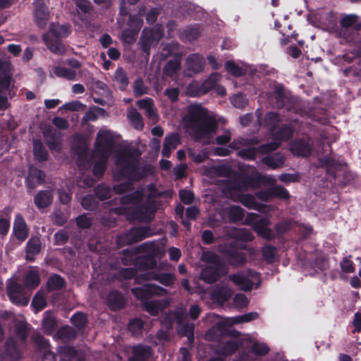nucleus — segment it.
<instances>
[{"label": "nucleus", "instance_id": "a211bd4d", "mask_svg": "<svg viewBox=\"0 0 361 361\" xmlns=\"http://www.w3.org/2000/svg\"><path fill=\"white\" fill-rule=\"evenodd\" d=\"M204 57L198 54H190L186 58L187 69L193 73L202 72L204 67Z\"/></svg>", "mask_w": 361, "mask_h": 361}, {"label": "nucleus", "instance_id": "4be33fe9", "mask_svg": "<svg viewBox=\"0 0 361 361\" xmlns=\"http://www.w3.org/2000/svg\"><path fill=\"white\" fill-rule=\"evenodd\" d=\"M261 161L271 169H281L284 165L285 157L280 152L274 153L264 157Z\"/></svg>", "mask_w": 361, "mask_h": 361}, {"label": "nucleus", "instance_id": "c85d7f7f", "mask_svg": "<svg viewBox=\"0 0 361 361\" xmlns=\"http://www.w3.org/2000/svg\"><path fill=\"white\" fill-rule=\"evenodd\" d=\"M66 286L65 279L57 274L51 275L47 281V290L48 292L59 290Z\"/></svg>", "mask_w": 361, "mask_h": 361}, {"label": "nucleus", "instance_id": "4468645a", "mask_svg": "<svg viewBox=\"0 0 361 361\" xmlns=\"http://www.w3.org/2000/svg\"><path fill=\"white\" fill-rule=\"evenodd\" d=\"M13 231L16 238L20 242L25 240L29 235V228L20 214H17L15 216Z\"/></svg>", "mask_w": 361, "mask_h": 361}, {"label": "nucleus", "instance_id": "49530a36", "mask_svg": "<svg viewBox=\"0 0 361 361\" xmlns=\"http://www.w3.org/2000/svg\"><path fill=\"white\" fill-rule=\"evenodd\" d=\"M239 344L235 341H228L223 343L219 347V353L224 355L229 356L233 355L238 348Z\"/></svg>", "mask_w": 361, "mask_h": 361}, {"label": "nucleus", "instance_id": "a878e982", "mask_svg": "<svg viewBox=\"0 0 361 361\" xmlns=\"http://www.w3.org/2000/svg\"><path fill=\"white\" fill-rule=\"evenodd\" d=\"M26 259L33 261L37 255L41 251V241L39 238H31L26 245Z\"/></svg>", "mask_w": 361, "mask_h": 361}, {"label": "nucleus", "instance_id": "1a4fd4ad", "mask_svg": "<svg viewBox=\"0 0 361 361\" xmlns=\"http://www.w3.org/2000/svg\"><path fill=\"white\" fill-rule=\"evenodd\" d=\"M216 85L215 74L211 75L201 85H190L187 89L192 97H199L207 94Z\"/></svg>", "mask_w": 361, "mask_h": 361}, {"label": "nucleus", "instance_id": "aec40b11", "mask_svg": "<svg viewBox=\"0 0 361 361\" xmlns=\"http://www.w3.org/2000/svg\"><path fill=\"white\" fill-rule=\"evenodd\" d=\"M229 280L237 286L241 290L251 291L253 288V282L242 273H236L229 275Z\"/></svg>", "mask_w": 361, "mask_h": 361}, {"label": "nucleus", "instance_id": "09e8293b", "mask_svg": "<svg viewBox=\"0 0 361 361\" xmlns=\"http://www.w3.org/2000/svg\"><path fill=\"white\" fill-rule=\"evenodd\" d=\"M54 73L59 78H65L68 80L74 81L76 80V72L74 70L63 67L56 66L54 68Z\"/></svg>", "mask_w": 361, "mask_h": 361}, {"label": "nucleus", "instance_id": "f704fd0d", "mask_svg": "<svg viewBox=\"0 0 361 361\" xmlns=\"http://www.w3.org/2000/svg\"><path fill=\"white\" fill-rule=\"evenodd\" d=\"M180 56L176 54V58L169 60L163 68V73L166 76L172 78L180 68Z\"/></svg>", "mask_w": 361, "mask_h": 361}, {"label": "nucleus", "instance_id": "4c0bfd02", "mask_svg": "<svg viewBox=\"0 0 361 361\" xmlns=\"http://www.w3.org/2000/svg\"><path fill=\"white\" fill-rule=\"evenodd\" d=\"M320 164L323 167H326L327 172L336 176V171L339 169L341 164L329 156H325L320 159Z\"/></svg>", "mask_w": 361, "mask_h": 361}, {"label": "nucleus", "instance_id": "423d86ee", "mask_svg": "<svg viewBox=\"0 0 361 361\" xmlns=\"http://www.w3.org/2000/svg\"><path fill=\"white\" fill-rule=\"evenodd\" d=\"M115 140L110 131L99 132L97 134L94 147L99 157H109L114 147Z\"/></svg>", "mask_w": 361, "mask_h": 361}, {"label": "nucleus", "instance_id": "473e14b6", "mask_svg": "<svg viewBox=\"0 0 361 361\" xmlns=\"http://www.w3.org/2000/svg\"><path fill=\"white\" fill-rule=\"evenodd\" d=\"M143 197V190H137L122 196L120 198V204L122 205L137 204L142 200Z\"/></svg>", "mask_w": 361, "mask_h": 361}, {"label": "nucleus", "instance_id": "393cba45", "mask_svg": "<svg viewBox=\"0 0 361 361\" xmlns=\"http://www.w3.org/2000/svg\"><path fill=\"white\" fill-rule=\"evenodd\" d=\"M4 353L6 357L13 360H18L21 358L20 350L13 338L10 337L5 342Z\"/></svg>", "mask_w": 361, "mask_h": 361}, {"label": "nucleus", "instance_id": "2eb2a0df", "mask_svg": "<svg viewBox=\"0 0 361 361\" xmlns=\"http://www.w3.org/2000/svg\"><path fill=\"white\" fill-rule=\"evenodd\" d=\"M106 305L111 311L123 309L126 305V300L121 292L114 290L109 292L106 297Z\"/></svg>", "mask_w": 361, "mask_h": 361}, {"label": "nucleus", "instance_id": "c03bdc74", "mask_svg": "<svg viewBox=\"0 0 361 361\" xmlns=\"http://www.w3.org/2000/svg\"><path fill=\"white\" fill-rule=\"evenodd\" d=\"M261 252L262 257L267 263L272 264L274 262L277 255V249L276 246L270 244H266L262 247Z\"/></svg>", "mask_w": 361, "mask_h": 361}, {"label": "nucleus", "instance_id": "3c124183", "mask_svg": "<svg viewBox=\"0 0 361 361\" xmlns=\"http://www.w3.org/2000/svg\"><path fill=\"white\" fill-rule=\"evenodd\" d=\"M201 260L209 265L226 263L216 253L212 251H204L201 255Z\"/></svg>", "mask_w": 361, "mask_h": 361}, {"label": "nucleus", "instance_id": "680f3d73", "mask_svg": "<svg viewBox=\"0 0 361 361\" xmlns=\"http://www.w3.org/2000/svg\"><path fill=\"white\" fill-rule=\"evenodd\" d=\"M70 238L68 232L65 229H61L54 235V244L63 245L68 243Z\"/></svg>", "mask_w": 361, "mask_h": 361}, {"label": "nucleus", "instance_id": "c756f323", "mask_svg": "<svg viewBox=\"0 0 361 361\" xmlns=\"http://www.w3.org/2000/svg\"><path fill=\"white\" fill-rule=\"evenodd\" d=\"M232 296L231 288L227 286H221L212 292V298L218 303L223 304L228 300Z\"/></svg>", "mask_w": 361, "mask_h": 361}, {"label": "nucleus", "instance_id": "603ef678", "mask_svg": "<svg viewBox=\"0 0 361 361\" xmlns=\"http://www.w3.org/2000/svg\"><path fill=\"white\" fill-rule=\"evenodd\" d=\"M69 214L61 209H56L52 213V221L58 226H63L68 221Z\"/></svg>", "mask_w": 361, "mask_h": 361}, {"label": "nucleus", "instance_id": "f8f14e48", "mask_svg": "<svg viewBox=\"0 0 361 361\" xmlns=\"http://www.w3.org/2000/svg\"><path fill=\"white\" fill-rule=\"evenodd\" d=\"M290 150L295 156L306 157L311 154L312 145L305 139H296L291 142Z\"/></svg>", "mask_w": 361, "mask_h": 361}, {"label": "nucleus", "instance_id": "7c9ffc66", "mask_svg": "<svg viewBox=\"0 0 361 361\" xmlns=\"http://www.w3.org/2000/svg\"><path fill=\"white\" fill-rule=\"evenodd\" d=\"M114 81L121 91H125L128 86L129 79L126 71L122 67H118L114 73Z\"/></svg>", "mask_w": 361, "mask_h": 361}, {"label": "nucleus", "instance_id": "de8ad7c7", "mask_svg": "<svg viewBox=\"0 0 361 361\" xmlns=\"http://www.w3.org/2000/svg\"><path fill=\"white\" fill-rule=\"evenodd\" d=\"M45 314L46 315L42 321V327L44 332L46 334L51 335L56 329V321L54 317L49 313V312H46Z\"/></svg>", "mask_w": 361, "mask_h": 361}, {"label": "nucleus", "instance_id": "69168bd1", "mask_svg": "<svg viewBox=\"0 0 361 361\" xmlns=\"http://www.w3.org/2000/svg\"><path fill=\"white\" fill-rule=\"evenodd\" d=\"M225 68L226 71L231 75L240 77L243 74V69L233 61H227L225 64Z\"/></svg>", "mask_w": 361, "mask_h": 361}, {"label": "nucleus", "instance_id": "dca6fc26", "mask_svg": "<svg viewBox=\"0 0 361 361\" xmlns=\"http://www.w3.org/2000/svg\"><path fill=\"white\" fill-rule=\"evenodd\" d=\"M148 231L147 227H133L125 234V241L129 245L138 243L147 237Z\"/></svg>", "mask_w": 361, "mask_h": 361}, {"label": "nucleus", "instance_id": "6e6d98bb", "mask_svg": "<svg viewBox=\"0 0 361 361\" xmlns=\"http://www.w3.org/2000/svg\"><path fill=\"white\" fill-rule=\"evenodd\" d=\"M31 305L37 312L44 309L47 306V300L44 295L37 292L32 298Z\"/></svg>", "mask_w": 361, "mask_h": 361}, {"label": "nucleus", "instance_id": "5fc2aeb1", "mask_svg": "<svg viewBox=\"0 0 361 361\" xmlns=\"http://www.w3.org/2000/svg\"><path fill=\"white\" fill-rule=\"evenodd\" d=\"M51 31L56 38L59 39L68 37L71 32V29L68 24L57 25L51 27Z\"/></svg>", "mask_w": 361, "mask_h": 361}, {"label": "nucleus", "instance_id": "0e129e2a", "mask_svg": "<svg viewBox=\"0 0 361 361\" xmlns=\"http://www.w3.org/2000/svg\"><path fill=\"white\" fill-rule=\"evenodd\" d=\"M143 21L137 15H130L127 25L128 28L139 33L142 26Z\"/></svg>", "mask_w": 361, "mask_h": 361}, {"label": "nucleus", "instance_id": "338daca9", "mask_svg": "<svg viewBox=\"0 0 361 361\" xmlns=\"http://www.w3.org/2000/svg\"><path fill=\"white\" fill-rule=\"evenodd\" d=\"M272 197L283 200H288L290 197L289 192L283 185H276L271 188Z\"/></svg>", "mask_w": 361, "mask_h": 361}, {"label": "nucleus", "instance_id": "39448f33", "mask_svg": "<svg viewBox=\"0 0 361 361\" xmlns=\"http://www.w3.org/2000/svg\"><path fill=\"white\" fill-rule=\"evenodd\" d=\"M228 269L226 263L207 265L202 269L200 279L207 283H213L226 276Z\"/></svg>", "mask_w": 361, "mask_h": 361}, {"label": "nucleus", "instance_id": "0eeeda50", "mask_svg": "<svg viewBox=\"0 0 361 361\" xmlns=\"http://www.w3.org/2000/svg\"><path fill=\"white\" fill-rule=\"evenodd\" d=\"M225 259L234 268L242 267L247 262L246 254L235 249V242L231 243V247L223 251Z\"/></svg>", "mask_w": 361, "mask_h": 361}, {"label": "nucleus", "instance_id": "e2e57ef3", "mask_svg": "<svg viewBox=\"0 0 361 361\" xmlns=\"http://www.w3.org/2000/svg\"><path fill=\"white\" fill-rule=\"evenodd\" d=\"M46 144L51 151H59V143L55 133H44Z\"/></svg>", "mask_w": 361, "mask_h": 361}, {"label": "nucleus", "instance_id": "c9c22d12", "mask_svg": "<svg viewBox=\"0 0 361 361\" xmlns=\"http://www.w3.org/2000/svg\"><path fill=\"white\" fill-rule=\"evenodd\" d=\"M44 41L51 52L57 55H63L66 53V47L60 39H45Z\"/></svg>", "mask_w": 361, "mask_h": 361}, {"label": "nucleus", "instance_id": "5701e85b", "mask_svg": "<svg viewBox=\"0 0 361 361\" xmlns=\"http://www.w3.org/2000/svg\"><path fill=\"white\" fill-rule=\"evenodd\" d=\"M114 211L117 214L126 215L128 219L132 220H141L145 216V212L141 207L129 209L127 207H118L114 208Z\"/></svg>", "mask_w": 361, "mask_h": 361}, {"label": "nucleus", "instance_id": "13d9d810", "mask_svg": "<svg viewBox=\"0 0 361 361\" xmlns=\"http://www.w3.org/2000/svg\"><path fill=\"white\" fill-rule=\"evenodd\" d=\"M28 324L27 322H19L16 324L15 334L22 341H25L28 337Z\"/></svg>", "mask_w": 361, "mask_h": 361}, {"label": "nucleus", "instance_id": "79ce46f5", "mask_svg": "<svg viewBox=\"0 0 361 361\" xmlns=\"http://www.w3.org/2000/svg\"><path fill=\"white\" fill-rule=\"evenodd\" d=\"M56 334L59 338L65 341H73L77 336L75 330L68 325H66L59 328Z\"/></svg>", "mask_w": 361, "mask_h": 361}, {"label": "nucleus", "instance_id": "37998d69", "mask_svg": "<svg viewBox=\"0 0 361 361\" xmlns=\"http://www.w3.org/2000/svg\"><path fill=\"white\" fill-rule=\"evenodd\" d=\"M280 121L279 113L270 111L265 114L263 123L264 126L269 128L271 132H274Z\"/></svg>", "mask_w": 361, "mask_h": 361}, {"label": "nucleus", "instance_id": "f3484780", "mask_svg": "<svg viewBox=\"0 0 361 361\" xmlns=\"http://www.w3.org/2000/svg\"><path fill=\"white\" fill-rule=\"evenodd\" d=\"M180 144V137L178 133H171L165 137L161 150L163 157L169 158L171 149H176Z\"/></svg>", "mask_w": 361, "mask_h": 361}, {"label": "nucleus", "instance_id": "864d4df0", "mask_svg": "<svg viewBox=\"0 0 361 361\" xmlns=\"http://www.w3.org/2000/svg\"><path fill=\"white\" fill-rule=\"evenodd\" d=\"M128 328L133 335L139 336L142 334L144 328V322L140 318L131 319L128 324Z\"/></svg>", "mask_w": 361, "mask_h": 361}, {"label": "nucleus", "instance_id": "6ab92c4d", "mask_svg": "<svg viewBox=\"0 0 361 361\" xmlns=\"http://www.w3.org/2000/svg\"><path fill=\"white\" fill-rule=\"evenodd\" d=\"M53 202V195L49 190H40L34 197V203L39 210L49 207Z\"/></svg>", "mask_w": 361, "mask_h": 361}, {"label": "nucleus", "instance_id": "f03ea898", "mask_svg": "<svg viewBox=\"0 0 361 361\" xmlns=\"http://www.w3.org/2000/svg\"><path fill=\"white\" fill-rule=\"evenodd\" d=\"M184 121L192 130L191 135L195 142H200L214 133L217 127L216 120L200 104L188 106Z\"/></svg>", "mask_w": 361, "mask_h": 361}, {"label": "nucleus", "instance_id": "774afa93", "mask_svg": "<svg viewBox=\"0 0 361 361\" xmlns=\"http://www.w3.org/2000/svg\"><path fill=\"white\" fill-rule=\"evenodd\" d=\"M98 202L95 200L93 196L87 195L84 196L81 201L82 207L87 210L93 211L97 207Z\"/></svg>", "mask_w": 361, "mask_h": 361}, {"label": "nucleus", "instance_id": "052dcab7", "mask_svg": "<svg viewBox=\"0 0 361 361\" xmlns=\"http://www.w3.org/2000/svg\"><path fill=\"white\" fill-rule=\"evenodd\" d=\"M137 35V32L127 27L122 32L121 39L123 44L131 45L136 41Z\"/></svg>", "mask_w": 361, "mask_h": 361}, {"label": "nucleus", "instance_id": "ea45409f", "mask_svg": "<svg viewBox=\"0 0 361 361\" xmlns=\"http://www.w3.org/2000/svg\"><path fill=\"white\" fill-rule=\"evenodd\" d=\"M70 322L78 330H83L88 323L87 315L85 312L78 311L72 315Z\"/></svg>", "mask_w": 361, "mask_h": 361}, {"label": "nucleus", "instance_id": "412c9836", "mask_svg": "<svg viewBox=\"0 0 361 361\" xmlns=\"http://www.w3.org/2000/svg\"><path fill=\"white\" fill-rule=\"evenodd\" d=\"M32 341L37 345V348L39 350H43V357L44 359H49L51 356L52 358H55L54 353L49 349L50 343L47 339H46L42 334H37L32 336Z\"/></svg>", "mask_w": 361, "mask_h": 361}, {"label": "nucleus", "instance_id": "a18cd8bd", "mask_svg": "<svg viewBox=\"0 0 361 361\" xmlns=\"http://www.w3.org/2000/svg\"><path fill=\"white\" fill-rule=\"evenodd\" d=\"M244 209L238 205H232L228 208V217L230 222L237 223L242 221L245 216Z\"/></svg>", "mask_w": 361, "mask_h": 361}, {"label": "nucleus", "instance_id": "f257e3e1", "mask_svg": "<svg viewBox=\"0 0 361 361\" xmlns=\"http://www.w3.org/2000/svg\"><path fill=\"white\" fill-rule=\"evenodd\" d=\"M140 155L138 149L133 151L126 148L118 152L116 164L120 166L118 175L123 178L128 179L127 181L116 184L113 187L114 191L116 194L122 195L127 192L132 191L134 189L133 182H137L145 177V174L141 172L138 168V161L135 159Z\"/></svg>", "mask_w": 361, "mask_h": 361}, {"label": "nucleus", "instance_id": "6e6552de", "mask_svg": "<svg viewBox=\"0 0 361 361\" xmlns=\"http://www.w3.org/2000/svg\"><path fill=\"white\" fill-rule=\"evenodd\" d=\"M148 280H155L165 286H171L176 280V277L173 274L170 273H155L149 271L138 274L135 279V281L137 283H139L140 281Z\"/></svg>", "mask_w": 361, "mask_h": 361}, {"label": "nucleus", "instance_id": "a19ab883", "mask_svg": "<svg viewBox=\"0 0 361 361\" xmlns=\"http://www.w3.org/2000/svg\"><path fill=\"white\" fill-rule=\"evenodd\" d=\"M95 197L100 201L108 200L111 196V188L110 186L104 183L97 185L94 188Z\"/></svg>", "mask_w": 361, "mask_h": 361}, {"label": "nucleus", "instance_id": "9b49d317", "mask_svg": "<svg viewBox=\"0 0 361 361\" xmlns=\"http://www.w3.org/2000/svg\"><path fill=\"white\" fill-rule=\"evenodd\" d=\"M34 17L36 25L40 28L47 26L49 18V12L47 6L42 1H38L35 4Z\"/></svg>", "mask_w": 361, "mask_h": 361}, {"label": "nucleus", "instance_id": "7ed1b4c3", "mask_svg": "<svg viewBox=\"0 0 361 361\" xmlns=\"http://www.w3.org/2000/svg\"><path fill=\"white\" fill-rule=\"evenodd\" d=\"M271 89V97L274 99L277 109L297 112V99L286 90L283 83L275 81Z\"/></svg>", "mask_w": 361, "mask_h": 361}, {"label": "nucleus", "instance_id": "bb28decb", "mask_svg": "<svg viewBox=\"0 0 361 361\" xmlns=\"http://www.w3.org/2000/svg\"><path fill=\"white\" fill-rule=\"evenodd\" d=\"M136 265L141 270H149L157 267L156 255L154 253H149L140 256L136 259Z\"/></svg>", "mask_w": 361, "mask_h": 361}, {"label": "nucleus", "instance_id": "ddd939ff", "mask_svg": "<svg viewBox=\"0 0 361 361\" xmlns=\"http://www.w3.org/2000/svg\"><path fill=\"white\" fill-rule=\"evenodd\" d=\"M270 224V219L268 217H261L255 225L252 227L257 234L267 240H271L275 238V235L272 232L271 229L269 228Z\"/></svg>", "mask_w": 361, "mask_h": 361}, {"label": "nucleus", "instance_id": "e433bc0d", "mask_svg": "<svg viewBox=\"0 0 361 361\" xmlns=\"http://www.w3.org/2000/svg\"><path fill=\"white\" fill-rule=\"evenodd\" d=\"M177 323L182 325L180 334L183 336H187L189 341L193 342L195 324L193 323H183V318L180 314L176 317Z\"/></svg>", "mask_w": 361, "mask_h": 361}, {"label": "nucleus", "instance_id": "9d476101", "mask_svg": "<svg viewBox=\"0 0 361 361\" xmlns=\"http://www.w3.org/2000/svg\"><path fill=\"white\" fill-rule=\"evenodd\" d=\"M131 353L128 361H149L154 350L151 345L139 343L132 348Z\"/></svg>", "mask_w": 361, "mask_h": 361}, {"label": "nucleus", "instance_id": "8fccbe9b", "mask_svg": "<svg viewBox=\"0 0 361 361\" xmlns=\"http://www.w3.org/2000/svg\"><path fill=\"white\" fill-rule=\"evenodd\" d=\"M109 157H99L92 168V173L97 178H101L104 175L106 169V163Z\"/></svg>", "mask_w": 361, "mask_h": 361}, {"label": "nucleus", "instance_id": "2f4dec72", "mask_svg": "<svg viewBox=\"0 0 361 361\" xmlns=\"http://www.w3.org/2000/svg\"><path fill=\"white\" fill-rule=\"evenodd\" d=\"M33 155L35 159L39 162L46 161L49 159V152L39 140L33 141Z\"/></svg>", "mask_w": 361, "mask_h": 361}, {"label": "nucleus", "instance_id": "4d7b16f0", "mask_svg": "<svg viewBox=\"0 0 361 361\" xmlns=\"http://www.w3.org/2000/svg\"><path fill=\"white\" fill-rule=\"evenodd\" d=\"M23 287L20 283H18L14 280H9L6 286V293L8 298H12L15 300L13 296L14 293H20L23 292Z\"/></svg>", "mask_w": 361, "mask_h": 361}, {"label": "nucleus", "instance_id": "cd10ccee", "mask_svg": "<svg viewBox=\"0 0 361 361\" xmlns=\"http://www.w3.org/2000/svg\"><path fill=\"white\" fill-rule=\"evenodd\" d=\"M45 178V173L38 169H31L27 178V185L29 188L33 189L37 185L42 184Z\"/></svg>", "mask_w": 361, "mask_h": 361}, {"label": "nucleus", "instance_id": "58836bf2", "mask_svg": "<svg viewBox=\"0 0 361 361\" xmlns=\"http://www.w3.org/2000/svg\"><path fill=\"white\" fill-rule=\"evenodd\" d=\"M231 236L243 243L251 242L254 239L252 233L247 228H234L231 231Z\"/></svg>", "mask_w": 361, "mask_h": 361}, {"label": "nucleus", "instance_id": "bf43d9fd", "mask_svg": "<svg viewBox=\"0 0 361 361\" xmlns=\"http://www.w3.org/2000/svg\"><path fill=\"white\" fill-rule=\"evenodd\" d=\"M148 88L145 85L141 78H137L133 82V93L136 98L147 93Z\"/></svg>", "mask_w": 361, "mask_h": 361}, {"label": "nucleus", "instance_id": "b1692460", "mask_svg": "<svg viewBox=\"0 0 361 361\" xmlns=\"http://www.w3.org/2000/svg\"><path fill=\"white\" fill-rule=\"evenodd\" d=\"M295 129L290 124H283L274 132H271L275 140L279 141H287L293 137Z\"/></svg>", "mask_w": 361, "mask_h": 361}, {"label": "nucleus", "instance_id": "72a5a7b5", "mask_svg": "<svg viewBox=\"0 0 361 361\" xmlns=\"http://www.w3.org/2000/svg\"><path fill=\"white\" fill-rule=\"evenodd\" d=\"M23 285L27 288H36L40 283V277L37 271L30 270L23 279Z\"/></svg>", "mask_w": 361, "mask_h": 361}, {"label": "nucleus", "instance_id": "20e7f679", "mask_svg": "<svg viewBox=\"0 0 361 361\" xmlns=\"http://www.w3.org/2000/svg\"><path fill=\"white\" fill-rule=\"evenodd\" d=\"M131 293L141 301H146L154 296H164L167 294V290L154 283H147L133 288Z\"/></svg>", "mask_w": 361, "mask_h": 361}]
</instances>
